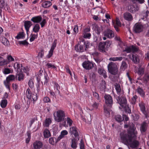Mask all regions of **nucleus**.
<instances>
[{"mask_svg":"<svg viewBox=\"0 0 149 149\" xmlns=\"http://www.w3.org/2000/svg\"><path fill=\"white\" fill-rule=\"evenodd\" d=\"M120 48V49H119L123 51L122 55L124 56H125V55L124 54L125 52L127 53H129L131 52H136L138 50V48L132 45L126 46L124 44Z\"/></svg>","mask_w":149,"mask_h":149,"instance_id":"nucleus-5","label":"nucleus"},{"mask_svg":"<svg viewBox=\"0 0 149 149\" xmlns=\"http://www.w3.org/2000/svg\"><path fill=\"white\" fill-rule=\"evenodd\" d=\"M46 66L48 69H54L55 70H57L56 67L52 63H47L46 64Z\"/></svg>","mask_w":149,"mask_h":149,"instance_id":"nucleus-31","label":"nucleus"},{"mask_svg":"<svg viewBox=\"0 0 149 149\" xmlns=\"http://www.w3.org/2000/svg\"><path fill=\"white\" fill-rule=\"evenodd\" d=\"M143 79L145 81H149V73L146 74L145 75Z\"/></svg>","mask_w":149,"mask_h":149,"instance_id":"nucleus-60","label":"nucleus"},{"mask_svg":"<svg viewBox=\"0 0 149 149\" xmlns=\"http://www.w3.org/2000/svg\"><path fill=\"white\" fill-rule=\"evenodd\" d=\"M71 147L73 148H76L77 147V141L76 139H73L71 140Z\"/></svg>","mask_w":149,"mask_h":149,"instance_id":"nucleus-28","label":"nucleus"},{"mask_svg":"<svg viewBox=\"0 0 149 149\" xmlns=\"http://www.w3.org/2000/svg\"><path fill=\"white\" fill-rule=\"evenodd\" d=\"M40 29V27L39 24H36L34 26L33 30V32L36 33L39 31Z\"/></svg>","mask_w":149,"mask_h":149,"instance_id":"nucleus-42","label":"nucleus"},{"mask_svg":"<svg viewBox=\"0 0 149 149\" xmlns=\"http://www.w3.org/2000/svg\"><path fill=\"white\" fill-rule=\"evenodd\" d=\"M14 67L16 71L18 72H24L28 75L29 72L30 70L29 67L27 66L23 67L22 64H20L18 62L15 63Z\"/></svg>","mask_w":149,"mask_h":149,"instance_id":"nucleus-4","label":"nucleus"},{"mask_svg":"<svg viewBox=\"0 0 149 149\" xmlns=\"http://www.w3.org/2000/svg\"><path fill=\"white\" fill-rule=\"evenodd\" d=\"M44 54V50L43 48H40L39 49V52L37 55V57L39 58H42Z\"/></svg>","mask_w":149,"mask_h":149,"instance_id":"nucleus-29","label":"nucleus"},{"mask_svg":"<svg viewBox=\"0 0 149 149\" xmlns=\"http://www.w3.org/2000/svg\"><path fill=\"white\" fill-rule=\"evenodd\" d=\"M104 98L106 104L109 107H111L113 103V101L111 96L109 95H105Z\"/></svg>","mask_w":149,"mask_h":149,"instance_id":"nucleus-8","label":"nucleus"},{"mask_svg":"<svg viewBox=\"0 0 149 149\" xmlns=\"http://www.w3.org/2000/svg\"><path fill=\"white\" fill-rule=\"evenodd\" d=\"M8 64L7 60L0 56V66H3Z\"/></svg>","mask_w":149,"mask_h":149,"instance_id":"nucleus-26","label":"nucleus"},{"mask_svg":"<svg viewBox=\"0 0 149 149\" xmlns=\"http://www.w3.org/2000/svg\"><path fill=\"white\" fill-rule=\"evenodd\" d=\"M65 120L67 124L69 125V126H71L73 122L72 120L69 117H67L65 118Z\"/></svg>","mask_w":149,"mask_h":149,"instance_id":"nucleus-50","label":"nucleus"},{"mask_svg":"<svg viewBox=\"0 0 149 149\" xmlns=\"http://www.w3.org/2000/svg\"><path fill=\"white\" fill-rule=\"evenodd\" d=\"M115 39L116 40L119 41V45L118 46V48H119L122 45H123L124 43L121 41L120 38L119 37L117 36H116L115 37Z\"/></svg>","mask_w":149,"mask_h":149,"instance_id":"nucleus-41","label":"nucleus"},{"mask_svg":"<svg viewBox=\"0 0 149 149\" xmlns=\"http://www.w3.org/2000/svg\"><path fill=\"white\" fill-rule=\"evenodd\" d=\"M104 113L105 115L107 117H109V116L110 113L109 112V110L107 108L106 106H104Z\"/></svg>","mask_w":149,"mask_h":149,"instance_id":"nucleus-45","label":"nucleus"},{"mask_svg":"<svg viewBox=\"0 0 149 149\" xmlns=\"http://www.w3.org/2000/svg\"><path fill=\"white\" fill-rule=\"evenodd\" d=\"M127 64L125 62L123 61L120 67V69L122 71H124L127 68Z\"/></svg>","mask_w":149,"mask_h":149,"instance_id":"nucleus-34","label":"nucleus"},{"mask_svg":"<svg viewBox=\"0 0 149 149\" xmlns=\"http://www.w3.org/2000/svg\"><path fill=\"white\" fill-rule=\"evenodd\" d=\"M37 98L38 96L37 94L35 93L31 95V98L30 99L32 100L33 101V103L34 104L35 102L37 100Z\"/></svg>","mask_w":149,"mask_h":149,"instance_id":"nucleus-40","label":"nucleus"},{"mask_svg":"<svg viewBox=\"0 0 149 149\" xmlns=\"http://www.w3.org/2000/svg\"><path fill=\"white\" fill-rule=\"evenodd\" d=\"M144 29L143 25L139 23H137L134 25V30L136 33H139L142 31Z\"/></svg>","mask_w":149,"mask_h":149,"instance_id":"nucleus-9","label":"nucleus"},{"mask_svg":"<svg viewBox=\"0 0 149 149\" xmlns=\"http://www.w3.org/2000/svg\"><path fill=\"white\" fill-rule=\"evenodd\" d=\"M106 83L104 81H102L101 84L100 88L102 90H103L106 88Z\"/></svg>","mask_w":149,"mask_h":149,"instance_id":"nucleus-54","label":"nucleus"},{"mask_svg":"<svg viewBox=\"0 0 149 149\" xmlns=\"http://www.w3.org/2000/svg\"><path fill=\"white\" fill-rule=\"evenodd\" d=\"M6 60H7L8 64L10 62L14 61V59L11 56L9 55L7 56Z\"/></svg>","mask_w":149,"mask_h":149,"instance_id":"nucleus-52","label":"nucleus"},{"mask_svg":"<svg viewBox=\"0 0 149 149\" xmlns=\"http://www.w3.org/2000/svg\"><path fill=\"white\" fill-rule=\"evenodd\" d=\"M98 72L100 74L103 76L104 78H106L107 77L106 74V72L105 70L102 68H99L98 69Z\"/></svg>","mask_w":149,"mask_h":149,"instance_id":"nucleus-23","label":"nucleus"},{"mask_svg":"<svg viewBox=\"0 0 149 149\" xmlns=\"http://www.w3.org/2000/svg\"><path fill=\"white\" fill-rule=\"evenodd\" d=\"M52 122V119L50 118H46L43 123V125L46 127H49Z\"/></svg>","mask_w":149,"mask_h":149,"instance_id":"nucleus-21","label":"nucleus"},{"mask_svg":"<svg viewBox=\"0 0 149 149\" xmlns=\"http://www.w3.org/2000/svg\"><path fill=\"white\" fill-rule=\"evenodd\" d=\"M108 68L109 72L111 74H115L118 72V67L115 63H110L108 65Z\"/></svg>","mask_w":149,"mask_h":149,"instance_id":"nucleus-6","label":"nucleus"},{"mask_svg":"<svg viewBox=\"0 0 149 149\" xmlns=\"http://www.w3.org/2000/svg\"><path fill=\"white\" fill-rule=\"evenodd\" d=\"M120 25V22L118 19H116V24H114V27L117 31H119L118 26H119Z\"/></svg>","mask_w":149,"mask_h":149,"instance_id":"nucleus-32","label":"nucleus"},{"mask_svg":"<svg viewBox=\"0 0 149 149\" xmlns=\"http://www.w3.org/2000/svg\"><path fill=\"white\" fill-rule=\"evenodd\" d=\"M104 36L108 38H111L114 37V34L112 31L108 30L104 32Z\"/></svg>","mask_w":149,"mask_h":149,"instance_id":"nucleus-13","label":"nucleus"},{"mask_svg":"<svg viewBox=\"0 0 149 149\" xmlns=\"http://www.w3.org/2000/svg\"><path fill=\"white\" fill-rule=\"evenodd\" d=\"M137 92L140 94L142 97H144L145 95V92L141 88H138L137 89Z\"/></svg>","mask_w":149,"mask_h":149,"instance_id":"nucleus-43","label":"nucleus"},{"mask_svg":"<svg viewBox=\"0 0 149 149\" xmlns=\"http://www.w3.org/2000/svg\"><path fill=\"white\" fill-rule=\"evenodd\" d=\"M7 104V100L6 99H4L1 100L0 103V105L1 107L4 108L6 106Z\"/></svg>","mask_w":149,"mask_h":149,"instance_id":"nucleus-35","label":"nucleus"},{"mask_svg":"<svg viewBox=\"0 0 149 149\" xmlns=\"http://www.w3.org/2000/svg\"><path fill=\"white\" fill-rule=\"evenodd\" d=\"M118 103L120 104V107H119L120 109L123 108L124 109L126 112L130 113H131V110L128 107L127 104V101L125 97H123L120 98L118 97L117 99Z\"/></svg>","mask_w":149,"mask_h":149,"instance_id":"nucleus-3","label":"nucleus"},{"mask_svg":"<svg viewBox=\"0 0 149 149\" xmlns=\"http://www.w3.org/2000/svg\"><path fill=\"white\" fill-rule=\"evenodd\" d=\"M33 145L34 149H40L42 147L43 144L42 142L36 140L33 143Z\"/></svg>","mask_w":149,"mask_h":149,"instance_id":"nucleus-10","label":"nucleus"},{"mask_svg":"<svg viewBox=\"0 0 149 149\" xmlns=\"http://www.w3.org/2000/svg\"><path fill=\"white\" fill-rule=\"evenodd\" d=\"M91 35L90 33H85L83 34V37L84 38L89 39Z\"/></svg>","mask_w":149,"mask_h":149,"instance_id":"nucleus-59","label":"nucleus"},{"mask_svg":"<svg viewBox=\"0 0 149 149\" xmlns=\"http://www.w3.org/2000/svg\"><path fill=\"white\" fill-rule=\"evenodd\" d=\"M124 17L125 19L128 21H131L133 19L132 15L128 13H125L124 14Z\"/></svg>","mask_w":149,"mask_h":149,"instance_id":"nucleus-20","label":"nucleus"},{"mask_svg":"<svg viewBox=\"0 0 149 149\" xmlns=\"http://www.w3.org/2000/svg\"><path fill=\"white\" fill-rule=\"evenodd\" d=\"M15 78V77L14 75L11 74L7 77L6 79L10 82V81L14 80Z\"/></svg>","mask_w":149,"mask_h":149,"instance_id":"nucleus-48","label":"nucleus"},{"mask_svg":"<svg viewBox=\"0 0 149 149\" xmlns=\"http://www.w3.org/2000/svg\"><path fill=\"white\" fill-rule=\"evenodd\" d=\"M137 98L136 95H135L132 98L131 102L133 104H135L136 99Z\"/></svg>","mask_w":149,"mask_h":149,"instance_id":"nucleus-62","label":"nucleus"},{"mask_svg":"<svg viewBox=\"0 0 149 149\" xmlns=\"http://www.w3.org/2000/svg\"><path fill=\"white\" fill-rule=\"evenodd\" d=\"M115 89L118 93H120L121 91V88L119 84H116L115 85Z\"/></svg>","mask_w":149,"mask_h":149,"instance_id":"nucleus-51","label":"nucleus"},{"mask_svg":"<svg viewBox=\"0 0 149 149\" xmlns=\"http://www.w3.org/2000/svg\"><path fill=\"white\" fill-rule=\"evenodd\" d=\"M26 95L27 98L28 99L31 98V93L30 90L29 89H28L26 92Z\"/></svg>","mask_w":149,"mask_h":149,"instance_id":"nucleus-53","label":"nucleus"},{"mask_svg":"<svg viewBox=\"0 0 149 149\" xmlns=\"http://www.w3.org/2000/svg\"><path fill=\"white\" fill-rule=\"evenodd\" d=\"M125 128H129L128 132L124 131L120 134V140L123 143L132 148H135L139 145V142L136 140H133L136 139L137 132L136 130L135 127L133 123L125 124Z\"/></svg>","mask_w":149,"mask_h":149,"instance_id":"nucleus-1","label":"nucleus"},{"mask_svg":"<svg viewBox=\"0 0 149 149\" xmlns=\"http://www.w3.org/2000/svg\"><path fill=\"white\" fill-rule=\"evenodd\" d=\"M24 76L23 73H19L17 74L16 76V77L17 78L19 81H20L22 80L24 78Z\"/></svg>","mask_w":149,"mask_h":149,"instance_id":"nucleus-47","label":"nucleus"},{"mask_svg":"<svg viewBox=\"0 0 149 149\" xmlns=\"http://www.w3.org/2000/svg\"><path fill=\"white\" fill-rule=\"evenodd\" d=\"M123 58L121 57H113L110 58H109V60L110 61H120L122 60Z\"/></svg>","mask_w":149,"mask_h":149,"instance_id":"nucleus-37","label":"nucleus"},{"mask_svg":"<svg viewBox=\"0 0 149 149\" xmlns=\"http://www.w3.org/2000/svg\"><path fill=\"white\" fill-rule=\"evenodd\" d=\"M65 116V111L59 109L53 113L54 119L55 121L58 122H61L63 121Z\"/></svg>","mask_w":149,"mask_h":149,"instance_id":"nucleus-2","label":"nucleus"},{"mask_svg":"<svg viewBox=\"0 0 149 149\" xmlns=\"http://www.w3.org/2000/svg\"><path fill=\"white\" fill-rule=\"evenodd\" d=\"M105 44L103 42H100L98 45V48L99 50L101 52L104 51L105 50L107 49L105 45Z\"/></svg>","mask_w":149,"mask_h":149,"instance_id":"nucleus-24","label":"nucleus"},{"mask_svg":"<svg viewBox=\"0 0 149 149\" xmlns=\"http://www.w3.org/2000/svg\"><path fill=\"white\" fill-rule=\"evenodd\" d=\"M53 52L51 50H49V52L48 54L46 56V57L48 58H50L53 54Z\"/></svg>","mask_w":149,"mask_h":149,"instance_id":"nucleus-63","label":"nucleus"},{"mask_svg":"<svg viewBox=\"0 0 149 149\" xmlns=\"http://www.w3.org/2000/svg\"><path fill=\"white\" fill-rule=\"evenodd\" d=\"M57 142V139L51 137L49 139V142L52 145H54Z\"/></svg>","mask_w":149,"mask_h":149,"instance_id":"nucleus-38","label":"nucleus"},{"mask_svg":"<svg viewBox=\"0 0 149 149\" xmlns=\"http://www.w3.org/2000/svg\"><path fill=\"white\" fill-rule=\"evenodd\" d=\"M69 131L71 134H73L76 138L78 137V133L77 128L76 127H70L69 130Z\"/></svg>","mask_w":149,"mask_h":149,"instance_id":"nucleus-11","label":"nucleus"},{"mask_svg":"<svg viewBox=\"0 0 149 149\" xmlns=\"http://www.w3.org/2000/svg\"><path fill=\"white\" fill-rule=\"evenodd\" d=\"M25 34L23 32H19L17 35L15 37V38L17 40L20 39H23L25 38Z\"/></svg>","mask_w":149,"mask_h":149,"instance_id":"nucleus-22","label":"nucleus"},{"mask_svg":"<svg viewBox=\"0 0 149 149\" xmlns=\"http://www.w3.org/2000/svg\"><path fill=\"white\" fill-rule=\"evenodd\" d=\"M80 149H84V146L83 140L81 139L80 144Z\"/></svg>","mask_w":149,"mask_h":149,"instance_id":"nucleus-64","label":"nucleus"},{"mask_svg":"<svg viewBox=\"0 0 149 149\" xmlns=\"http://www.w3.org/2000/svg\"><path fill=\"white\" fill-rule=\"evenodd\" d=\"M56 43L55 41H54L53 43L50 50L53 52L54 49L56 47Z\"/></svg>","mask_w":149,"mask_h":149,"instance_id":"nucleus-61","label":"nucleus"},{"mask_svg":"<svg viewBox=\"0 0 149 149\" xmlns=\"http://www.w3.org/2000/svg\"><path fill=\"white\" fill-rule=\"evenodd\" d=\"M103 42L105 44L104 45H105L107 49L110 47V46L112 43L111 41L108 40H107L106 42Z\"/></svg>","mask_w":149,"mask_h":149,"instance_id":"nucleus-44","label":"nucleus"},{"mask_svg":"<svg viewBox=\"0 0 149 149\" xmlns=\"http://www.w3.org/2000/svg\"><path fill=\"white\" fill-rule=\"evenodd\" d=\"M19 43L20 45H23L25 46H28L29 44L28 42L26 40L20 41Z\"/></svg>","mask_w":149,"mask_h":149,"instance_id":"nucleus-55","label":"nucleus"},{"mask_svg":"<svg viewBox=\"0 0 149 149\" xmlns=\"http://www.w3.org/2000/svg\"><path fill=\"white\" fill-rule=\"evenodd\" d=\"M2 42L5 46H8L10 45L9 42L5 38L3 39Z\"/></svg>","mask_w":149,"mask_h":149,"instance_id":"nucleus-46","label":"nucleus"},{"mask_svg":"<svg viewBox=\"0 0 149 149\" xmlns=\"http://www.w3.org/2000/svg\"><path fill=\"white\" fill-rule=\"evenodd\" d=\"M132 60L134 63H139V59L138 56L136 55H132Z\"/></svg>","mask_w":149,"mask_h":149,"instance_id":"nucleus-30","label":"nucleus"},{"mask_svg":"<svg viewBox=\"0 0 149 149\" xmlns=\"http://www.w3.org/2000/svg\"><path fill=\"white\" fill-rule=\"evenodd\" d=\"M68 134L67 131L66 130L62 131L61 132V134L57 139V142H58L61 139L64 137L65 135H67Z\"/></svg>","mask_w":149,"mask_h":149,"instance_id":"nucleus-17","label":"nucleus"},{"mask_svg":"<svg viewBox=\"0 0 149 149\" xmlns=\"http://www.w3.org/2000/svg\"><path fill=\"white\" fill-rule=\"evenodd\" d=\"M134 71L139 75L141 76L144 73V68L143 67H140L138 68H136Z\"/></svg>","mask_w":149,"mask_h":149,"instance_id":"nucleus-18","label":"nucleus"},{"mask_svg":"<svg viewBox=\"0 0 149 149\" xmlns=\"http://www.w3.org/2000/svg\"><path fill=\"white\" fill-rule=\"evenodd\" d=\"M129 11L131 12H135L138 11L139 8L136 5H130L128 6Z\"/></svg>","mask_w":149,"mask_h":149,"instance_id":"nucleus-14","label":"nucleus"},{"mask_svg":"<svg viewBox=\"0 0 149 149\" xmlns=\"http://www.w3.org/2000/svg\"><path fill=\"white\" fill-rule=\"evenodd\" d=\"M94 63L93 62L89 61L84 62L82 63L83 67L86 70L91 69L94 66Z\"/></svg>","mask_w":149,"mask_h":149,"instance_id":"nucleus-7","label":"nucleus"},{"mask_svg":"<svg viewBox=\"0 0 149 149\" xmlns=\"http://www.w3.org/2000/svg\"><path fill=\"white\" fill-rule=\"evenodd\" d=\"M139 106L140 107L141 111L145 115V116L146 118L148 117L147 113L145 111V107L144 104L142 102H141L139 103Z\"/></svg>","mask_w":149,"mask_h":149,"instance_id":"nucleus-15","label":"nucleus"},{"mask_svg":"<svg viewBox=\"0 0 149 149\" xmlns=\"http://www.w3.org/2000/svg\"><path fill=\"white\" fill-rule=\"evenodd\" d=\"M38 36V34L31 33L30 35V41L31 42L33 41L35 39L37 38Z\"/></svg>","mask_w":149,"mask_h":149,"instance_id":"nucleus-36","label":"nucleus"},{"mask_svg":"<svg viewBox=\"0 0 149 149\" xmlns=\"http://www.w3.org/2000/svg\"><path fill=\"white\" fill-rule=\"evenodd\" d=\"M84 46L85 45V46L86 48H85L86 49L87 48H88L91 46V44L88 41H87L85 42L84 44Z\"/></svg>","mask_w":149,"mask_h":149,"instance_id":"nucleus-58","label":"nucleus"},{"mask_svg":"<svg viewBox=\"0 0 149 149\" xmlns=\"http://www.w3.org/2000/svg\"><path fill=\"white\" fill-rule=\"evenodd\" d=\"M94 31L98 35L101 32L100 28L96 25L95 26L94 29Z\"/></svg>","mask_w":149,"mask_h":149,"instance_id":"nucleus-56","label":"nucleus"},{"mask_svg":"<svg viewBox=\"0 0 149 149\" xmlns=\"http://www.w3.org/2000/svg\"><path fill=\"white\" fill-rule=\"evenodd\" d=\"M32 23L30 21H26L24 22V26L26 31L27 34H28L29 30L32 25Z\"/></svg>","mask_w":149,"mask_h":149,"instance_id":"nucleus-16","label":"nucleus"},{"mask_svg":"<svg viewBox=\"0 0 149 149\" xmlns=\"http://www.w3.org/2000/svg\"><path fill=\"white\" fill-rule=\"evenodd\" d=\"M43 135L45 138H48L51 136L50 133L48 130L45 129L43 132Z\"/></svg>","mask_w":149,"mask_h":149,"instance_id":"nucleus-27","label":"nucleus"},{"mask_svg":"<svg viewBox=\"0 0 149 149\" xmlns=\"http://www.w3.org/2000/svg\"><path fill=\"white\" fill-rule=\"evenodd\" d=\"M75 49L77 52H84L86 50L84 44H79L75 46Z\"/></svg>","mask_w":149,"mask_h":149,"instance_id":"nucleus-12","label":"nucleus"},{"mask_svg":"<svg viewBox=\"0 0 149 149\" xmlns=\"http://www.w3.org/2000/svg\"><path fill=\"white\" fill-rule=\"evenodd\" d=\"M116 120L118 122H120L123 120V119L121 118L120 115H118L115 116Z\"/></svg>","mask_w":149,"mask_h":149,"instance_id":"nucleus-57","label":"nucleus"},{"mask_svg":"<svg viewBox=\"0 0 149 149\" xmlns=\"http://www.w3.org/2000/svg\"><path fill=\"white\" fill-rule=\"evenodd\" d=\"M10 82L7 80V79H6V80L4 81V84L6 88L8 89L9 90H10Z\"/></svg>","mask_w":149,"mask_h":149,"instance_id":"nucleus-49","label":"nucleus"},{"mask_svg":"<svg viewBox=\"0 0 149 149\" xmlns=\"http://www.w3.org/2000/svg\"><path fill=\"white\" fill-rule=\"evenodd\" d=\"M52 5V3L49 1H45L43 2L42 6L44 8H48Z\"/></svg>","mask_w":149,"mask_h":149,"instance_id":"nucleus-25","label":"nucleus"},{"mask_svg":"<svg viewBox=\"0 0 149 149\" xmlns=\"http://www.w3.org/2000/svg\"><path fill=\"white\" fill-rule=\"evenodd\" d=\"M13 70L8 68H5L3 71V73L5 74H7L12 73Z\"/></svg>","mask_w":149,"mask_h":149,"instance_id":"nucleus-39","label":"nucleus"},{"mask_svg":"<svg viewBox=\"0 0 149 149\" xmlns=\"http://www.w3.org/2000/svg\"><path fill=\"white\" fill-rule=\"evenodd\" d=\"M147 125L145 122L143 123L141 125L140 130L141 132H145L146 130Z\"/></svg>","mask_w":149,"mask_h":149,"instance_id":"nucleus-33","label":"nucleus"},{"mask_svg":"<svg viewBox=\"0 0 149 149\" xmlns=\"http://www.w3.org/2000/svg\"><path fill=\"white\" fill-rule=\"evenodd\" d=\"M42 17L41 16H38L33 17L31 19V21L34 23H39L41 21Z\"/></svg>","mask_w":149,"mask_h":149,"instance_id":"nucleus-19","label":"nucleus"}]
</instances>
